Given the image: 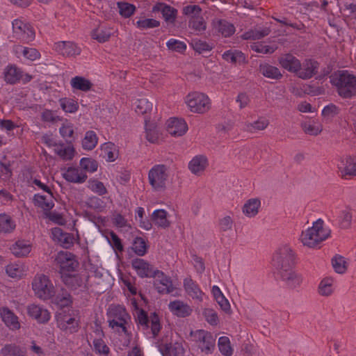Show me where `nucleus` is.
Segmentation results:
<instances>
[{
  "instance_id": "nucleus-1",
  "label": "nucleus",
  "mask_w": 356,
  "mask_h": 356,
  "mask_svg": "<svg viewBox=\"0 0 356 356\" xmlns=\"http://www.w3.org/2000/svg\"><path fill=\"white\" fill-rule=\"evenodd\" d=\"M331 82L337 88L339 95L343 98L356 95V76L347 70L339 71L330 76Z\"/></svg>"
},
{
  "instance_id": "nucleus-2",
  "label": "nucleus",
  "mask_w": 356,
  "mask_h": 356,
  "mask_svg": "<svg viewBox=\"0 0 356 356\" xmlns=\"http://www.w3.org/2000/svg\"><path fill=\"white\" fill-rule=\"evenodd\" d=\"M323 220L318 219L313 223L312 227L302 232L300 241L304 245L314 248L327 238L330 235V230L323 227Z\"/></svg>"
},
{
  "instance_id": "nucleus-3",
  "label": "nucleus",
  "mask_w": 356,
  "mask_h": 356,
  "mask_svg": "<svg viewBox=\"0 0 356 356\" xmlns=\"http://www.w3.org/2000/svg\"><path fill=\"white\" fill-rule=\"evenodd\" d=\"M107 321L110 327L118 332L127 333V325L130 316L121 305H111L107 310Z\"/></svg>"
},
{
  "instance_id": "nucleus-4",
  "label": "nucleus",
  "mask_w": 356,
  "mask_h": 356,
  "mask_svg": "<svg viewBox=\"0 0 356 356\" xmlns=\"http://www.w3.org/2000/svg\"><path fill=\"white\" fill-rule=\"evenodd\" d=\"M35 296L42 300H48L55 295L54 286L49 278L43 274H37L32 282Z\"/></svg>"
},
{
  "instance_id": "nucleus-5",
  "label": "nucleus",
  "mask_w": 356,
  "mask_h": 356,
  "mask_svg": "<svg viewBox=\"0 0 356 356\" xmlns=\"http://www.w3.org/2000/svg\"><path fill=\"white\" fill-rule=\"evenodd\" d=\"M295 254L288 244L281 245L273 256L275 266L280 272L286 268H290L293 263Z\"/></svg>"
},
{
  "instance_id": "nucleus-6",
  "label": "nucleus",
  "mask_w": 356,
  "mask_h": 356,
  "mask_svg": "<svg viewBox=\"0 0 356 356\" xmlns=\"http://www.w3.org/2000/svg\"><path fill=\"white\" fill-rule=\"evenodd\" d=\"M185 102L191 112L204 113L211 108V102L207 95L201 92H192L188 94Z\"/></svg>"
},
{
  "instance_id": "nucleus-7",
  "label": "nucleus",
  "mask_w": 356,
  "mask_h": 356,
  "mask_svg": "<svg viewBox=\"0 0 356 356\" xmlns=\"http://www.w3.org/2000/svg\"><path fill=\"white\" fill-rule=\"evenodd\" d=\"M148 179L154 191H161L166 187L168 179V168L164 165H156L149 171Z\"/></svg>"
},
{
  "instance_id": "nucleus-8",
  "label": "nucleus",
  "mask_w": 356,
  "mask_h": 356,
  "mask_svg": "<svg viewBox=\"0 0 356 356\" xmlns=\"http://www.w3.org/2000/svg\"><path fill=\"white\" fill-rule=\"evenodd\" d=\"M191 336L198 343V347L206 354H210L215 348L216 337L210 332L198 330L191 332Z\"/></svg>"
},
{
  "instance_id": "nucleus-9",
  "label": "nucleus",
  "mask_w": 356,
  "mask_h": 356,
  "mask_svg": "<svg viewBox=\"0 0 356 356\" xmlns=\"http://www.w3.org/2000/svg\"><path fill=\"white\" fill-rule=\"evenodd\" d=\"M55 261L60 271L63 273L74 271L79 266V262L76 259V257L69 252H59Z\"/></svg>"
},
{
  "instance_id": "nucleus-10",
  "label": "nucleus",
  "mask_w": 356,
  "mask_h": 356,
  "mask_svg": "<svg viewBox=\"0 0 356 356\" xmlns=\"http://www.w3.org/2000/svg\"><path fill=\"white\" fill-rule=\"evenodd\" d=\"M131 267L141 278L153 277L158 270L150 263L140 258L132 259Z\"/></svg>"
},
{
  "instance_id": "nucleus-11",
  "label": "nucleus",
  "mask_w": 356,
  "mask_h": 356,
  "mask_svg": "<svg viewBox=\"0 0 356 356\" xmlns=\"http://www.w3.org/2000/svg\"><path fill=\"white\" fill-rule=\"evenodd\" d=\"M153 277H154V286L159 293L168 294L174 291L175 288L170 277L163 272L158 270Z\"/></svg>"
},
{
  "instance_id": "nucleus-12",
  "label": "nucleus",
  "mask_w": 356,
  "mask_h": 356,
  "mask_svg": "<svg viewBox=\"0 0 356 356\" xmlns=\"http://www.w3.org/2000/svg\"><path fill=\"white\" fill-rule=\"evenodd\" d=\"M14 33L22 40L31 42L35 38V31L32 26L19 19L13 22Z\"/></svg>"
},
{
  "instance_id": "nucleus-13",
  "label": "nucleus",
  "mask_w": 356,
  "mask_h": 356,
  "mask_svg": "<svg viewBox=\"0 0 356 356\" xmlns=\"http://www.w3.org/2000/svg\"><path fill=\"white\" fill-rule=\"evenodd\" d=\"M318 63L314 60L306 59L296 72V75L302 79H309L315 75L318 69Z\"/></svg>"
},
{
  "instance_id": "nucleus-14",
  "label": "nucleus",
  "mask_w": 356,
  "mask_h": 356,
  "mask_svg": "<svg viewBox=\"0 0 356 356\" xmlns=\"http://www.w3.org/2000/svg\"><path fill=\"white\" fill-rule=\"evenodd\" d=\"M187 130L188 125L184 119L172 118L167 122V131L172 136H181Z\"/></svg>"
},
{
  "instance_id": "nucleus-15",
  "label": "nucleus",
  "mask_w": 356,
  "mask_h": 356,
  "mask_svg": "<svg viewBox=\"0 0 356 356\" xmlns=\"http://www.w3.org/2000/svg\"><path fill=\"white\" fill-rule=\"evenodd\" d=\"M53 240L64 248H70L74 243L73 234L64 232L60 228L55 227L51 229Z\"/></svg>"
},
{
  "instance_id": "nucleus-16",
  "label": "nucleus",
  "mask_w": 356,
  "mask_h": 356,
  "mask_svg": "<svg viewBox=\"0 0 356 356\" xmlns=\"http://www.w3.org/2000/svg\"><path fill=\"white\" fill-rule=\"evenodd\" d=\"M168 309L173 315L179 318L189 316L193 312L192 307L186 302L180 300L170 302Z\"/></svg>"
},
{
  "instance_id": "nucleus-17",
  "label": "nucleus",
  "mask_w": 356,
  "mask_h": 356,
  "mask_svg": "<svg viewBox=\"0 0 356 356\" xmlns=\"http://www.w3.org/2000/svg\"><path fill=\"white\" fill-rule=\"evenodd\" d=\"M88 275L84 274L69 275L65 277V284L73 290L83 291L86 289Z\"/></svg>"
},
{
  "instance_id": "nucleus-18",
  "label": "nucleus",
  "mask_w": 356,
  "mask_h": 356,
  "mask_svg": "<svg viewBox=\"0 0 356 356\" xmlns=\"http://www.w3.org/2000/svg\"><path fill=\"white\" fill-rule=\"evenodd\" d=\"M184 288L186 293L192 299L199 302L203 300L204 293L200 289L198 284L191 277H186L184 280Z\"/></svg>"
},
{
  "instance_id": "nucleus-19",
  "label": "nucleus",
  "mask_w": 356,
  "mask_h": 356,
  "mask_svg": "<svg viewBox=\"0 0 356 356\" xmlns=\"http://www.w3.org/2000/svg\"><path fill=\"white\" fill-rule=\"evenodd\" d=\"M154 12H160L165 21L169 24H173L177 16V10L164 3H157L153 7Z\"/></svg>"
},
{
  "instance_id": "nucleus-20",
  "label": "nucleus",
  "mask_w": 356,
  "mask_h": 356,
  "mask_svg": "<svg viewBox=\"0 0 356 356\" xmlns=\"http://www.w3.org/2000/svg\"><path fill=\"white\" fill-rule=\"evenodd\" d=\"M63 175L66 181L75 184L84 183L88 178L82 169L76 167H69Z\"/></svg>"
},
{
  "instance_id": "nucleus-21",
  "label": "nucleus",
  "mask_w": 356,
  "mask_h": 356,
  "mask_svg": "<svg viewBox=\"0 0 356 356\" xmlns=\"http://www.w3.org/2000/svg\"><path fill=\"white\" fill-rule=\"evenodd\" d=\"M282 280L286 282L291 289H296L302 283V277L293 271L291 268L282 270L279 272Z\"/></svg>"
},
{
  "instance_id": "nucleus-22",
  "label": "nucleus",
  "mask_w": 356,
  "mask_h": 356,
  "mask_svg": "<svg viewBox=\"0 0 356 356\" xmlns=\"http://www.w3.org/2000/svg\"><path fill=\"white\" fill-rule=\"evenodd\" d=\"M31 250V243L26 240H17L10 247L11 253L19 258L27 257Z\"/></svg>"
},
{
  "instance_id": "nucleus-23",
  "label": "nucleus",
  "mask_w": 356,
  "mask_h": 356,
  "mask_svg": "<svg viewBox=\"0 0 356 356\" xmlns=\"http://www.w3.org/2000/svg\"><path fill=\"white\" fill-rule=\"evenodd\" d=\"M55 50L64 56H73L79 55L81 52L80 48L72 42L62 41L54 44Z\"/></svg>"
},
{
  "instance_id": "nucleus-24",
  "label": "nucleus",
  "mask_w": 356,
  "mask_h": 356,
  "mask_svg": "<svg viewBox=\"0 0 356 356\" xmlns=\"http://www.w3.org/2000/svg\"><path fill=\"white\" fill-rule=\"evenodd\" d=\"M280 65L290 72L296 74L300 67V61L291 54H286L279 58Z\"/></svg>"
},
{
  "instance_id": "nucleus-25",
  "label": "nucleus",
  "mask_w": 356,
  "mask_h": 356,
  "mask_svg": "<svg viewBox=\"0 0 356 356\" xmlns=\"http://www.w3.org/2000/svg\"><path fill=\"white\" fill-rule=\"evenodd\" d=\"M29 314L39 323H46L50 318L47 309L38 305H31L27 308Z\"/></svg>"
},
{
  "instance_id": "nucleus-26",
  "label": "nucleus",
  "mask_w": 356,
  "mask_h": 356,
  "mask_svg": "<svg viewBox=\"0 0 356 356\" xmlns=\"http://www.w3.org/2000/svg\"><path fill=\"white\" fill-rule=\"evenodd\" d=\"M208 165V160L205 156L197 155L192 159L188 163V168L194 175H200L204 171Z\"/></svg>"
},
{
  "instance_id": "nucleus-27",
  "label": "nucleus",
  "mask_w": 356,
  "mask_h": 356,
  "mask_svg": "<svg viewBox=\"0 0 356 356\" xmlns=\"http://www.w3.org/2000/svg\"><path fill=\"white\" fill-rule=\"evenodd\" d=\"M339 169L342 177L346 176H355L356 175V162L354 159L348 156L341 159L339 165Z\"/></svg>"
},
{
  "instance_id": "nucleus-28",
  "label": "nucleus",
  "mask_w": 356,
  "mask_h": 356,
  "mask_svg": "<svg viewBox=\"0 0 356 356\" xmlns=\"http://www.w3.org/2000/svg\"><path fill=\"white\" fill-rule=\"evenodd\" d=\"M0 314L5 324L12 330H17L20 327L18 318L8 308L0 309Z\"/></svg>"
},
{
  "instance_id": "nucleus-29",
  "label": "nucleus",
  "mask_w": 356,
  "mask_h": 356,
  "mask_svg": "<svg viewBox=\"0 0 356 356\" xmlns=\"http://www.w3.org/2000/svg\"><path fill=\"white\" fill-rule=\"evenodd\" d=\"M26 271V266L22 262L12 263L6 267V274L12 278H21Z\"/></svg>"
},
{
  "instance_id": "nucleus-30",
  "label": "nucleus",
  "mask_w": 356,
  "mask_h": 356,
  "mask_svg": "<svg viewBox=\"0 0 356 356\" xmlns=\"http://www.w3.org/2000/svg\"><path fill=\"white\" fill-rule=\"evenodd\" d=\"M96 334L99 338L94 339L92 341L93 350L99 356H108L110 350L104 341L101 338L103 336L102 331L97 330Z\"/></svg>"
},
{
  "instance_id": "nucleus-31",
  "label": "nucleus",
  "mask_w": 356,
  "mask_h": 356,
  "mask_svg": "<svg viewBox=\"0 0 356 356\" xmlns=\"http://www.w3.org/2000/svg\"><path fill=\"white\" fill-rule=\"evenodd\" d=\"M34 202L38 207H41L44 211H49L54 206L51 192L48 193L47 195H35Z\"/></svg>"
},
{
  "instance_id": "nucleus-32",
  "label": "nucleus",
  "mask_w": 356,
  "mask_h": 356,
  "mask_svg": "<svg viewBox=\"0 0 356 356\" xmlns=\"http://www.w3.org/2000/svg\"><path fill=\"white\" fill-rule=\"evenodd\" d=\"M4 80L10 84H15L19 81L22 76V72L14 65H10L4 70Z\"/></svg>"
},
{
  "instance_id": "nucleus-33",
  "label": "nucleus",
  "mask_w": 356,
  "mask_h": 356,
  "mask_svg": "<svg viewBox=\"0 0 356 356\" xmlns=\"http://www.w3.org/2000/svg\"><path fill=\"white\" fill-rule=\"evenodd\" d=\"M14 51L18 56L23 55L26 58L34 61L40 57L39 51L34 48L24 47L21 45L14 47Z\"/></svg>"
},
{
  "instance_id": "nucleus-34",
  "label": "nucleus",
  "mask_w": 356,
  "mask_h": 356,
  "mask_svg": "<svg viewBox=\"0 0 356 356\" xmlns=\"http://www.w3.org/2000/svg\"><path fill=\"white\" fill-rule=\"evenodd\" d=\"M102 156L107 161H114L118 156V151L116 146L112 143H106L102 145Z\"/></svg>"
},
{
  "instance_id": "nucleus-35",
  "label": "nucleus",
  "mask_w": 356,
  "mask_h": 356,
  "mask_svg": "<svg viewBox=\"0 0 356 356\" xmlns=\"http://www.w3.org/2000/svg\"><path fill=\"white\" fill-rule=\"evenodd\" d=\"M216 29L224 37H229L235 32L234 25L225 20L220 19L214 22Z\"/></svg>"
},
{
  "instance_id": "nucleus-36",
  "label": "nucleus",
  "mask_w": 356,
  "mask_h": 356,
  "mask_svg": "<svg viewBox=\"0 0 356 356\" xmlns=\"http://www.w3.org/2000/svg\"><path fill=\"white\" fill-rule=\"evenodd\" d=\"M301 127L305 134L311 136H317L323 130L321 124L314 120L302 122Z\"/></svg>"
},
{
  "instance_id": "nucleus-37",
  "label": "nucleus",
  "mask_w": 356,
  "mask_h": 356,
  "mask_svg": "<svg viewBox=\"0 0 356 356\" xmlns=\"http://www.w3.org/2000/svg\"><path fill=\"white\" fill-rule=\"evenodd\" d=\"M259 72L266 77L279 79L282 76L280 70L273 65L268 63L261 64L259 65Z\"/></svg>"
},
{
  "instance_id": "nucleus-38",
  "label": "nucleus",
  "mask_w": 356,
  "mask_h": 356,
  "mask_svg": "<svg viewBox=\"0 0 356 356\" xmlns=\"http://www.w3.org/2000/svg\"><path fill=\"white\" fill-rule=\"evenodd\" d=\"M15 227V222L10 216L6 213L0 214V233H11Z\"/></svg>"
},
{
  "instance_id": "nucleus-39",
  "label": "nucleus",
  "mask_w": 356,
  "mask_h": 356,
  "mask_svg": "<svg viewBox=\"0 0 356 356\" xmlns=\"http://www.w3.org/2000/svg\"><path fill=\"white\" fill-rule=\"evenodd\" d=\"M72 88L79 90L83 92L89 91L92 88V83L83 76H76L71 79L70 81Z\"/></svg>"
},
{
  "instance_id": "nucleus-40",
  "label": "nucleus",
  "mask_w": 356,
  "mask_h": 356,
  "mask_svg": "<svg viewBox=\"0 0 356 356\" xmlns=\"http://www.w3.org/2000/svg\"><path fill=\"white\" fill-rule=\"evenodd\" d=\"M152 220L159 227L165 228L170 225L167 218V212L163 209H158L152 213Z\"/></svg>"
},
{
  "instance_id": "nucleus-41",
  "label": "nucleus",
  "mask_w": 356,
  "mask_h": 356,
  "mask_svg": "<svg viewBox=\"0 0 356 356\" xmlns=\"http://www.w3.org/2000/svg\"><path fill=\"white\" fill-rule=\"evenodd\" d=\"M58 323L60 329L69 331L70 332H74L77 325L75 318L68 316H65L58 319Z\"/></svg>"
},
{
  "instance_id": "nucleus-42",
  "label": "nucleus",
  "mask_w": 356,
  "mask_h": 356,
  "mask_svg": "<svg viewBox=\"0 0 356 356\" xmlns=\"http://www.w3.org/2000/svg\"><path fill=\"white\" fill-rule=\"evenodd\" d=\"M270 33L268 28L262 29H254L245 32L243 34L242 38L244 40H259Z\"/></svg>"
},
{
  "instance_id": "nucleus-43",
  "label": "nucleus",
  "mask_w": 356,
  "mask_h": 356,
  "mask_svg": "<svg viewBox=\"0 0 356 356\" xmlns=\"http://www.w3.org/2000/svg\"><path fill=\"white\" fill-rule=\"evenodd\" d=\"M268 125V121L264 118H260L253 123H245L244 129L249 132H255L265 129Z\"/></svg>"
},
{
  "instance_id": "nucleus-44",
  "label": "nucleus",
  "mask_w": 356,
  "mask_h": 356,
  "mask_svg": "<svg viewBox=\"0 0 356 356\" xmlns=\"http://www.w3.org/2000/svg\"><path fill=\"white\" fill-rule=\"evenodd\" d=\"M97 143V137L96 134L92 131H87L82 141V146L83 149L91 150L95 147Z\"/></svg>"
},
{
  "instance_id": "nucleus-45",
  "label": "nucleus",
  "mask_w": 356,
  "mask_h": 356,
  "mask_svg": "<svg viewBox=\"0 0 356 356\" xmlns=\"http://www.w3.org/2000/svg\"><path fill=\"white\" fill-rule=\"evenodd\" d=\"M333 280L326 277L321 280L318 286V292L321 296H328L333 292Z\"/></svg>"
},
{
  "instance_id": "nucleus-46",
  "label": "nucleus",
  "mask_w": 356,
  "mask_h": 356,
  "mask_svg": "<svg viewBox=\"0 0 356 356\" xmlns=\"http://www.w3.org/2000/svg\"><path fill=\"white\" fill-rule=\"evenodd\" d=\"M55 152L64 160H70L74 155V149L70 146H65L63 144H57L55 147Z\"/></svg>"
},
{
  "instance_id": "nucleus-47",
  "label": "nucleus",
  "mask_w": 356,
  "mask_h": 356,
  "mask_svg": "<svg viewBox=\"0 0 356 356\" xmlns=\"http://www.w3.org/2000/svg\"><path fill=\"white\" fill-rule=\"evenodd\" d=\"M259 206V200L257 199L250 200L243 206V211L246 216L252 217L255 216L258 213V209Z\"/></svg>"
},
{
  "instance_id": "nucleus-48",
  "label": "nucleus",
  "mask_w": 356,
  "mask_h": 356,
  "mask_svg": "<svg viewBox=\"0 0 356 356\" xmlns=\"http://www.w3.org/2000/svg\"><path fill=\"white\" fill-rule=\"evenodd\" d=\"M136 27L140 30L152 29L159 26L160 22L154 19L140 17L135 23Z\"/></svg>"
},
{
  "instance_id": "nucleus-49",
  "label": "nucleus",
  "mask_w": 356,
  "mask_h": 356,
  "mask_svg": "<svg viewBox=\"0 0 356 356\" xmlns=\"http://www.w3.org/2000/svg\"><path fill=\"white\" fill-rule=\"evenodd\" d=\"M80 165L81 169L83 170V172L93 173L97 170L98 163L94 159L90 158H82L80 160Z\"/></svg>"
},
{
  "instance_id": "nucleus-50",
  "label": "nucleus",
  "mask_w": 356,
  "mask_h": 356,
  "mask_svg": "<svg viewBox=\"0 0 356 356\" xmlns=\"http://www.w3.org/2000/svg\"><path fill=\"white\" fill-rule=\"evenodd\" d=\"M222 58L227 62L236 63L243 60V54L237 50H228L225 51L222 55Z\"/></svg>"
},
{
  "instance_id": "nucleus-51",
  "label": "nucleus",
  "mask_w": 356,
  "mask_h": 356,
  "mask_svg": "<svg viewBox=\"0 0 356 356\" xmlns=\"http://www.w3.org/2000/svg\"><path fill=\"white\" fill-rule=\"evenodd\" d=\"M132 250L138 256H143L147 252L146 243L143 238L136 237L132 244Z\"/></svg>"
},
{
  "instance_id": "nucleus-52",
  "label": "nucleus",
  "mask_w": 356,
  "mask_h": 356,
  "mask_svg": "<svg viewBox=\"0 0 356 356\" xmlns=\"http://www.w3.org/2000/svg\"><path fill=\"white\" fill-rule=\"evenodd\" d=\"M135 111L138 114H145L150 111L152 108V104L148 99L142 98L136 102Z\"/></svg>"
},
{
  "instance_id": "nucleus-53",
  "label": "nucleus",
  "mask_w": 356,
  "mask_h": 356,
  "mask_svg": "<svg viewBox=\"0 0 356 356\" xmlns=\"http://www.w3.org/2000/svg\"><path fill=\"white\" fill-rule=\"evenodd\" d=\"M2 356H26L24 353L17 346L6 345L1 350Z\"/></svg>"
},
{
  "instance_id": "nucleus-54",
  "label": "nucleus",
  "mask_w": 356,
  "mask_h": 356,
  "mask_svg": "<svg viewBox=\"0 0 356 356\" xmlns=\"http://www.w3.org/2000/svg\"><path fill=\"white\" fill-rule=\"evenodd\" d=\"M339 225L343 229H347L350 227L352 220V214L349 209L342 210L339 216Z\"/></svg>"
},
{
  "instance_id": "nucleus-55",
  "label": "nucleus",
  "mask_w": 356,
  "mask_h": 356,
  "mask_svg": "<svg viewBox=\"0 0 356 356\" xmlns=\"http://www.w3.org/2000/svg\"><path fill=\"white\" fill-rule=\"evenodd\" d=\"M191 45L193 49L199 54L206 53L212 49V47L210 44L200 40H193Z\"/></svg>"
},
{
  "instance_id": "nucleus-56",
  "label": "nucleus",
  "mask_w": 356,
  "mask_h": 356,
  "mask_svg": "<svg viewBox=\"0 0 356 356\" xmlns=\"http://www.w3.org/2000/svg\"><path fill=\"white\" fill-rule=\"evenodd\" d=\"M88 188L94 193L99 195H104L107 193V190L104 184L97 179H90L88 181Z\"/></svg>"
},
{
  "instance_id": "nucleus-57",
  "label": "nucleus",
  "mask_w": 356,
  "mask_h": 356,
  "mask_svg": "<svg viewBox=\"0 0 356 356\" xmlns=\"http://www.w3.org/2000/svg\"><path fill=\"white\" fill-rule=\"evenodd\" d=\"M118 6L120 14L124 17H129L136 10V7L133 4L126 2H119Z\"/></svg>"
},
{
  "instance_id": "nucleus-58",
  "label": "nucleus",
  "mask_w": 356,
  "mask_h": 356,
  "mask_svg": "<svg viewBox=\"0 0 356 356\" xmlns=\"http://www.w3.org/2000/svg\"><path fill=\"white\" fill-rule=\"evenodd\" d=\"M218 348L222 354L230 356L232 354V349L229 344V340L226 337H221L218 339Z\"/></svg>"
},
{
  "instance_id": "nucleus-59",
  "label": "nucleus",
  "mask_w": 356,
  "mask_h": 356,
  "mask_svg": "<svg viewBox=\"0 0 356 356\" xmlns=\"http://www.w3.org/2000/svg\"><path fill=\"white\" fill-rule=\"evenodd\" d=\"M166 45L169 49L179 53L184 52L186 49V44L184 42L173 38L169 40Z\"/></svg>"
},
{
  "instance_id": "nucleus-60",
  "label": "nucleus",
  "mask_w": 356,
  "mask_h": 356,
  "mask_svg": "<svg viewBox=\"0 0 356 356\" xmlns=\"http://www.w3.org/2000/svg\"><path fill=\"white\" fill-rule=\"evenodd\" d=\"M111 36V32L103 29H97L92 33L93 39L97 40L99 42H104L107 41Z\"/></svg>"
},
{
  "instance_id": "nucleus-61",
  "label": "nucleus",
  "mask_w": 356,
  "mask_h": 356,
  "mask_svg": "<svg viewBox=\"0 0 356 356\" xmlns=\"http://www.w3.org/2000/svg\"><path fill=\"white\" fill-rule=\"evenodd\" d=\"M55 304L60 307H68L72 303V298L67 292L58 294L54 300Z\"/></svg>"
},
{
  "instance_id": "nucleus-62",
  "label": "nucleus",
  "mask_w": 356,
  "mask_h": 356,
  "mask_svg": "<svg viewBox=\"0 0 356 356\" xmlns=\"http://www.w3.org/2000/svg\"><path fill=\"white\" fill-rule=\"evenodd\" d=\"M189 26L197 31H202L205 30L206 24L202 17L193 16L189 21Z\"/></svg>"
},
{
  "instance_id": "nucleus-63",
  "label": "nucleus",
  "mask_w": 356,
  "mask_h": 356,
  "mask_svg": "<svg viewBox=\"0 0 356 356\" xmlns=\"http://www.w3.org/2000/svg\"><path fill=\"white\" fill-rule=\"evenodd\" d=\"M113 223L118 228L127 231L131 227L127 220L120 213H115L113 216Z\"/></svg>"
},
{
  "instance_id": "nucleus-64",
  "label": "nucleus",
  "mask_w": 356,
  "mask_h": 356,
  "mask_svg": "<svg viewBox=\"0 0 356 356\" xmlns=\"http://www.w3.org/2000/svg\"><path fill=\"white\" fill-rule=\"evenodd\" d=\"M62 108L68 113H74L78 109V104L76 101L71 99H63L60 101Z\"/></svg>"
}]
</instances>
